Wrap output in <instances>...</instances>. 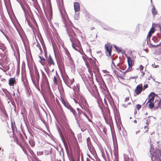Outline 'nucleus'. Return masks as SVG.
<instances>
[{
	"label": "nucleus",
	"mask_w": 161,
	"mask_h": 161,
	"mask_svg": "<svg viewBox=\"0 0 161 161\" xmlns=\"http://www.w3.org/2000/svg\"><path fill=\"white\" fill-rule=\"evenodd\" d=\"M67 32L69 36V39L72 42V47L75 50H78L76 47L79 48L80 46V43L77 38V36L74 31L70 27L68 28Z\"/></svg>",
	"instance_id": "nucleus-1"
},
{
	"label": "nucleus",
	"mask_w": 161,
	"mask_h": 161,
	"mask_svg": "<svg viewBox=\"0 0 161 161\" xmlns=\"http://www.w3.org/2000/svg\"><path fill=\"white\" fill-rule=\"evenodd\" d=\"M82 58L85 62V64L90 73L93 71H97L98 67L96 64V61L91 58H88L84 56H82Z\"/></svg>",
	"instance_id": "nucleus-2"
},
{
	"label": "nucleus",
	"mask_w": 161,
	"mask_h": 161,
	"mask_svg": "<svg viewBox=\"0 0 161 161\" xmlns=\"http://www.w3.org/2000/svg\"><path fill=\"white\" fill-rule=\"evenodd\" d=\"M45 96L47 100L50 103L55 102L54 96L52 92L50 90L47 91Z\"/></svg>",
	"instance_id": "nucleus-3"
},
{
	"label": "nucleus",
	"mask_w": 161,
	"mask_h": 161,
	"mask_svg": "<svg viewBox=\"0 0 161 161\" xmlns=\"http://www.w3.org/2000/svg\"><path fill=\"white\" fill-rule=\"evenodd\" d=\"M19 145L22 148L24 152L26 153L27 149L29 148V147L26 142L24 140H22V142L19 144Z\"/></svg>",
	"instance_id": "nucleus-4"
},
{
	"label": "nucleus",
	"mask_w": 161,
	"mask_h": 161,
	"mask_svg": "<svg viewBox=\"0 0 161 161\" xmlns=\"http://www.w3.org/2000/svg\"><path fill=\"white\" fill-rule=\"evenodd\" d=\"M127 58L128 68L125 72H129L131 71L132 70V67L134 65V61L130 57H127Z\"/></svg>",
	"instance_id": "nucleus-5"
},
{
	"label": "nucleus",
	"mask_w": 161,
	"mask_h": 161,
	"mask_svg": "<svg viewBox=\"0 0 161 161\" xmlns=\"http://www.w3.org/2000/svg\"><path fill=\"white\" fill-rule=\"evenodd\" d=\"M112 46L110 43H108L105 45V48L106 50L105 53L108 56H111Z\"/></svg>",
	"instance_id": "nucleus-6"
},
{
	"label": "nucleus",
	"mask_w": 161,
	"mask_h": 161,
	"mask_svg": "<svg viewBox=\"0 0 161 161\" xmlns=\"http://www.w3.org/2000/svg\"><path fill=\"white\" fill-rule=\"evenodd\" d=\"M63 79L64 82L68 85H71L74 81V79H69L67 75H64Z\"/></svg>",
	"instance_id": "nucleus-7"
},
{
	"label": "nucleus",
	"mask_w": 161,
	"mask_h": 161,
	"mask_svg": "<svg viewBox=\"0 0 161 161\" xmlns=\"http://www.w3.org/2000/svg\"><path fill=\"white\" fill-rule=\"evenodd\" d=\"M143 89V85L142 84H140L137 86L135 90L134 95L136 96L142 92Z\"/></svg>",
	"instance_id": "nucleus-8"
},
{
	"label": "nucleus",
	"mask_w": 161,
	"mask_h": 161,
	"mask_svg": "<svg viewBox=\"0 0 161 161\" xmlns=\"http://www.w3.org/2000/svg\"><path fill=\"white\" fill-rule=\"evenodd\" d=\"M17 80L15 77H10L8 80V84L10 87L13 88L14 85L17 84Z\"/></svg>",
	"instance_id": "nucleus-9"
},
{
	"label": "nucleus",
	"mask_w": 161,
	"mask_h": 161,
	"mask_svg": "<svg viewBox=\"0 0 161 161\" xmlns=\"http://www.w3.org/2000/svg\"><path fill=\"white\" fill-rule=\"evenodd\" d=\"M123 62H124L123 61L121 62L120 63H118L117 62V61H116L115 63H114L113 62H112V64L115 68H116L115 64H116V65L117 66H120L119 68V69H121L124 70L126 69V66L125 65H121L123 63Z\"/></svg>",
	"instance_id": "nucleus-10"
},
{
	"label": "nucleus",
	"mask_w": 161,
	"mask_h": 161,
	"mask_svg": "<svg viewBox=\"0 0 161 161\" xmlns=\"http://www.w3.org/2000/svg\"><path fill=\"white\" fill-rule=\"evenodd\" d=\"M92 95L97 99L98 103L99 104L102 102V99L100 97L99 94L97 90H96L95 91L93 92Z\"/></svg>",
	"instance_id": "nucleus-11"
},
{
	"label": "nucleus",
	"mask_w": 161,
	"mask_h": 161,
	"mask_svg": "<svg viewBox=\"0 0 161 161\" xmlns=\"http://www.w3.org/2000/svg\"><path fill=\"white\" fill-rule=\"evenodd\" d=\"M104 117L108 124H110L112 122V118L109 114H107L104 115Z\"/></svg>",
	"instance_id": "nucleus-12"
},
{
	"label": "nucleus",
	"mask_w": 161,
	"mask_h": 161,
	"mask_svg": "<svg viewBox=\"0 0 161 161\" xmlns=\"http://www.w3.org/2000/svg\"><path fill=\"white\" fill-rule=\"evenodd\" d=\"M155 104H154V110H157L158 108H161V99L155 100Z\"/></svg>",
	"instance_id": "nucleus-13"
},
{
	"label": "nucleus",
	"mask_w": 161,
	"mask_h": 161,
	"mask_svg": "<svg viewBox=\"0 0 161 161\" xmlns=\"http://www.w3.org/2000/svg\"><path fill=\"white\" fill-rule=\"evenodd\" d=\"M60 100L64 105L68 108L70 107V105L66 100H64L62 96L60 97Z\"/></svg>",
	"instance_id": "nucleus-14"
},
{
	"label": "nucleus",
	"mask_w": 161,
	"mask_h": 161,
	"mask_svg": "<svg viewBox=\"0 0 161 161\" xmlns=\"http://www.w3.org/2000/svg\"><path fill=\"white\" fill-rule=\"evenodd\" d=\"M47 64L46 65L48 66H50L52 65H54L55 63L53 59L51 56H49L48 57V58L47 60Z\"/></svg>",
	"instance_id": "nucleus-15"
},
{
	"label": "nucleus",
	"mask_w": 161,
	"mask_h": 161,
	"mask_svg": "<svg viewBox=\"0 0 161 161\" xmlns=\"http://www.w3.org/2000/svg\"><path fill=\"white\" fill-rule=\"evenodd\" d=\"M74 6L75 11V12H78L80 10V4L78 2H74Z\"/></svg>",
	"instance_id": "nucleus-16"
},
{
	"label": "nucleus",
	"mask_w": 161,
	"mask_h": 161,
	"mask_svg": "<svg viewBox=\"0 0 161 161\" xmlns=\"http://www.w3.org/2000/svg\"><path fill=\"white\" fill-rule=\"evenodd\" d=\"M155 154H156L155 157H156V160H157V161H160L161 160H160L159 157L161 156V151L159 149L157 150L156 153H155Z\"/></svg>",
	"instance_id": "nucleus-17"
},
{
	"label": "nucleus",
	"mask_w": 161,
	"mask_h": 161,
	"mask_svg": "<svg viewBox=\"0 0 161 161\" xmlns=\"http://www.w3.org/2000/svg\"><path fill=\"white\" fill-rule=\"evenodd\" d=\"M42 74V79L44 83L48 82V80L46 74L42 70H41Z\"/></svg>",
	"instance_id": "nucleus-18"
},
{
	"label": "nucleus",
	"mask_w": 161,
	"mask_h": 161,
	"mask_svg": "<svg viewBox=\"0 0 161 161\" xmlns=\"http://www.w3.org/2000/svg\"><path fill=\"white\" fill-rule=\"evenodd\" d=\"M147 105L149 108L150 109H152L154 108V101H148L147 103Z\"/></svg>",
	"instance_id": "nucleus-19"
},
{
	"label": "nucleus",
	"mask_w": 161,
	"mask_h": 161,
	"mask_svg": "<svg viewBox=\"0 0 161 161\" xmlns=\"http://www.w3.org/2000/svg\"><path fill=\"white\" fill-rule=\"evenodd\" d=\"M59 79V77L57 73L55 74L53 76V82L55 85H58V81Z\"/></svg>",
	"instance_id": "nucleus-20"
},
{
	"label": "nucleus",
	"mask_w": 161,
	"mask_h": 161,
	"mask_svg": "<svg viewBox=\"0 0 161 161\" xmlns=\"http://www.w3.org/2000/svg\"><path fill=\"white\" fill-rule=\"evenodd\" d=\"M39 58L40 59V60L39 62L43 66H45V65H47V63L45 62L46 60L43 57L39 56Z\"/></svg>",
	"instance_id": "nucleus-21"
},
{
	"label": "nucleus",
	"mask_w": 161,
	"mask_h": 161,
	"mask_svg": "<svg viewBox=\"0 0 161 161\" xmlns=\"http://www.w3.org/2000/svg\"><path fill=\"white\" fill-rule=\"evenodd\" d=\"M155 31V29H154V27H152L150 31H149L147 36V38L150 39V37L152 34H153Z\"/></svg>",
	"instance_id": "nucleus-22"
},
{
	"label": "nucleus",
	"mask_w": 161,
	"mask_h": 161,
	"mask_svg": "<svg viewBox=\"0 0 161 161\" xmlns=\"http://www.w3.org/2000/svg\"><path fill=\"white\" fill-rule=\"evenodd\" d=\"M11 127L13 132H14L15 130H17V128L16 126L15 122L14 121H12L11 122Z\"/></svg>",
	"instance_id": "nucleus-23"
},
{
	"label": "nucleus",
	"mask_w": 161,
	"mask_h": 161,
	"mask_svg": "<svg viewBox=\"0 0 161 161\" xmlns=\"http://www.w3.org/2000/svg\"><path fill=\"white\" fill-rule=\"evenodd\" d=\"M155 97V94L152 93L149 96L148 101H154Z\"/></svg>",
	"instance_id": "nucleus-24"
},
{
	"label": "nucleus",
	"mask_w": 161,
	"mask_h": 161,
	"mask_svg": "<svg viewBox=\"0 0 161 161\" xmlns=\"http://www.w3.org/2000/svg\"><path fill=\"white\" fill-rule=\"evenodd\" d=\"M35 76L36 79V81L37 82H38L39 80V73L37 69L35 70Z\"/></svg>",
	"instance_id": "nucleus-25"
},
{
	"label": "nucleus",
	"mask_w": 161,
	"mask_h": 161,
	"mask_svg": "<svg viewBox=\"0 0 161 161\" xmlns=\"http://www.w3.org/2000/svg\"><path fill=\"white\" fill-rule=\"evenodd\" d=\"M144 67L142 65H140L137 69H139L140 72L141 73V76H143L145 75V73L143 71Z\"/></svg>",
	"instance_id": "nucleus-26"
},
{
	"label": "nucleus",
	"mask_w": 161,
	"mask_h": 161,
	"mask_svg": "<svg viewBox=\"0 0 161 161\" xmlns=\"http://www.w3.org/2000/svg\"><path fill=\"white\" fill-rule=\"evenodd\" d=\"M80 101L81 103L84 106H86L87 104V101L84 98H82Z\"/></svg>",
	"instance_id": "nucleus-27"
},
{
	"label": "nucleus",
	"mask_w": 161,
	"mask_h": 161,
	"mask_svg": "<svg viewBox=\"0 0 161 161\" xmlns=\"http://www.w3.org/2000/svg\"><path fill=\"white\" fill-rule=\"evenodd\" d=\"M151 11L153 15H156L158 13V12L156 10V9L154 6L153 7V8L152 9Z\"/></svg>",
	"instance_id": "nucleus-28"
},
{
	"label": "nucleus",
	"mask_w": 161,
	"mask_h": 161,
	"mask_svg": "<svg viewBox=\"0 0 161 161\" xmlns=\"http://www.w3.org/2000/svg\"><path fill=\"white\" fill-rule=\"evenodd\" d=\"M74 90L75 91H77L78 92L80 91V85L79 84H76V85L74 86Z\"/></svg>",
	"instance_id": "nucleus-29"
},
{
	"label": "nucleus",
	"mask_w": 161,
	"mask_h": 161,
	"mask_svg": "<svg viewBox=\"0 0 161 161\" xmlns=\"http://www.w3.org/2000/svg\"><path fill=\"white\" fill-rule=\"evenodd\" d=\"M68 109L70 110V112H72L74 116H75L76 112L70 106V107H69Z\"/></svg>",
	"instance_id": "nucleus-30"
},
{
	"label": "nucleus",
	"mask_w": 161,
	"mask_h": 161,
	"mask_svg": "<svg viewBox=\"0 0 161 161\" xmlns=\"http://www.w3.org/2000/svg\"><path fill=\"white\" fill-rule=\"evenodd\" d=\"M47 18H49L50 20L52 18L53 14L52 10H50L49 11V12H48V14L47 15Z\"/></svg>",
	"instance_id": "nucleus-31"
},
{
	"label": "nucleus",
	"mask_w": 161,
	"mask_h": 161,
	"mask_svg": "<svg viewBox=\"0 0 161 161\" xmlns=\"http://www.w3.org/2000/svg\"><path fill=\"white\" fill-rule=\"evenodd\" d=\"M82 114L87 119L89 122L92 123V120L89 118V117L86 113L83 112L82 113Z\"/></svg>",
	"instance_id": "nucleus-32"
},
{
	"label": "nucleus",
	"mask_w": 161,
	"mask_h": 161,
	"mask_svg": "<svg viewBox=\"0 0 161 161\" xmlns=\"http://www.w3.org/2000/svg\"><path fill=\"white\" fill-rule=\"evenodd\" d=\"M29 143L30 144L32 147H33L35 145V142H34V141L32 140H30L29 141Z\"/></svg>",
	"instance_id": "nucleus-33"
},
{
	"label": "nucleus",
	"mask_w": 161,
	"mask_h": 161,
	"mask_svg": "<svg viewBox=\"0 0 161 161\" xmlns=\"http://www.w3.org/2000/svg\"><path fill=\"white\" fill-rule=\"evenodd\" d=\"M142 105L139 104H136L135 106V109L139 110L142 107Z\"/></svg>",
	"instance_id": "nucleus-34"
},
{
	"label": "nucleus",
	"mask_w": 161,
	"mask_h": 161,
	"mask_svg": "<svg viewBox=\"0 0 161 161\" xmlns=\"http://www.w3.org/2000/svg\"><path fill=\"white\" fill-rule=\"evenodd\" d=\"M77 111H78L79 115V116H80V115H81V114H82V113L83 112H82V111L79 109V108H77Z\"/></svg>",
	"instance_id": "nucleus-35"
},
{
	"label": "nucleus",
	"mask_w": 161,
	"mask_h": 161,
	"mask_svg": "<svg viewBox=\"0 0 161 161\" xmlns=\"http://www.w3.org/2000/svg\"><path fill=\"white\" fill-rule=\"evenodd\" d=\"M85 17L87 19H88L91 18L90 15L89 14L86 13L85 14Z\"/></svg>",
	"instance_id": "nucleus-36"
},
{
	"label": "nucleus",
	"mask_w": 161,
	"mask_h": 161,
	"mask_svg": "<svg viewBox=\"0 0 161 161\" xmlns=\"http://www.w3.org/2000/svg\"><path fill=\"white\" fill-rule=\"evenodd\" d=\"M147 125H145L144 126V128L145 129H146V131H145V132H147L148 131V129H149L148 128V124H147Z\"/></svg>",
	"instance_id": "nucleus-37"
},
{
	"label": "nucleus",
	"mask_w": 161,
	"mask_h": 161,
	"mask_svg": "<svg viewBox=\"0 0 161 161\" xmlns=\"http://www.w3.org/2000/svg\"><path fill=\"white\" fill-rule=\"evenodd\" d=\"M56 103H57V104H58V106L60 108H62L61 105L60 104L59 100H58V99L57 98L56 99Z\"/></svg>",
	"instance_id": "nucleus-38"
},
{
	"label": "nucleus",
	"mask_w": 161,
	"mask_h": 161,
	"mask_svg": "<svg viewBox=\"0 0 161 161\" xmlns=\"http://www.w3.org/2000/svg\"><path fill=\"white\" fill-rule=\"evenodd\" d=\"M36 46H37V47L39 48V49L41 51H42V48L41 47V45H40V44L38 42H37Z\"/></svg>",
	"instance_id": "nucleus-39"
},
{
	"label": "nucleus",
	"mask_w": 161,
	"mask_h": 161,
	"mask_svg": "<svg viewBox=\"0 0 161 161\" xmlns=\"http://www.w3.org/2000/svg\"><path fill=\"white\" fill-rule=\"evenodd\" d=\"M70 130H71L70 131V134L71 137H75L74 133L72 131H71V129Z\"/></svg>",
	"instance_id": "nucleus-40"
},
{
	"label": "nucleus",
	"mask_w": 161,
	"mask_h": 161,
	"mask_svg": "<svg viewBox=\"0 0 161 161\" xmlns=\"http://www.w3.org/2000/svg\"><path fill=\"white\" fill-rule=\"evenodd\" d=\"M79 13H78V14H77L75 15V18L77 20H78L79 18Z\"/></svg>",
	"instance_id": "nucleus-41"
},
{
	"label": "nucleus",
	"mask_w": 161,
	"mask_h": 161,
	"mask_svg": "<svg viewBox=\"0 0 161 161\" xmlns=\"http://www.w3.org/2000/svg\"><path fill=\"white\" fill-rule=\"evenodd\" d=\"M27 151H28L31 154H32L33 153V151L30 147L27 149Z\"/></svg>",
	"instance_id": "nucleus-42"
},
{
	"label": "nucleus",
	"mask_w": 161,
	"mask_h": 161,
	"mask_svg": "<svg viewBox=\"0 0 161 161\" xmlns=\"http://www.w3.org/2000/svg\"><path fill=\"white\" fill-rule=\"evenodd\" d=\"M68 58L69 60L70 61V63H72L73 62V61L71 56H70L69 57H68Z\"/></svg>",
	"instance_id": "nucleus-43"
},
{
	"label": "nucleus",
	"mask_w": 161,
	"mask_h": 161,
	"mask_svg": "<svg viewBox=\"0 0 161 161\" xmlns=\"http://www.w3.org/2000/svg\"><path fill=\"white\" fill-rule=\"evenodd\" d=\"M68 58L69 60L70 61V63H72L73 62V61L71 56H70L69 57H68Z\"/></svg>",
	"instance_id": "nucleus-44"
},
{
	"label": "nucleus",
	"mask_w": 161,
	"mask_h": 161,
	"mask_svg": "<svg viewBox=\"0 0 161 161\" xmlns=\"http://www.w3.org/2000/svg\"><path fill=\"white\" fill-rule=\"evenodd\" d=\"M66 54L67 55L68 57L70 56V54L68 50L66 51Z\"/></svg>",
	"instance_id": "nucleus-45"
},
{
	"label": "nucleus",
	"mask_w": 161,
	"mask_h": 161,
	"mask_svg": "<svg viewBox=\"0 0 161 161\" xmlns=\"http://www.w3.org/2000/svg\"><path fill=\"white\" fill-rule=\"evenodd\" d=\"M148 85L147 84H146L144 85L143 87V89L144 90H145L146 88H147L148 87Z\"/></svg>",
	"instance_id": "nucleus-46"
},
{
	"label": "nucleus",
	"mask_w": 161,
	"mask_h": 161,
	"mask_svg": "<svg viewBox=\"0 0 161 161\" xmlns=\"http://www.w3.org/2000/svg\"><path fill=\"white\" fill-rule=\"evenodd\" d=\"M129 99V97H126L125 100V103L127 102Z\"/></svg>",
	"instance_id": "nucleus-47"
},
{
	"label": "nucleus",
	"mask_w": 161,
	"mask_h": 161,
	"mask_svg": "<svg viewBox=\"0 0 161 161\" xmlns=\"http://www.w3.org/2000/svg\"><path fill=\"white\" fill-rule=\"evenodd\" d=\"M127 104L125 103L122 104V106L124 108H126L127 107Z\"/></svg>",
	"instance_id": "nucleus-48"
},
{
	"label": "nucleus",
	"mask_w": 161,
	"mask_h": 161,
	"mask_svg": "<svg viewBox=\"0 0 161 161\" xmlns=\"http://www.w3.org/2000/svg\"><path fill=\"white\" fill-rule=\"evenodd\" d=\"M3 51L5 50L6 49V47H2V48H1V47H0V48Z\"/></svg>",
	"instance_id": "nucleus-49"
},
{
	"label": "nucleus",
	"mask_w": 161,
	"mask_h": 161,
	"mask_svg": "<svg viewBox=\"0 0 161 161\" xmlns=\"http://www.w3.org/2000/svg\"><path fill=\"white\" fill-rule=\"evenodd\" d=\"M89 114L90 116L91 117V118H92V113L91 112H89Z\"/></svg>",
	"instance_id": "nucleus-50"
},
{
	"label": "nucleus",
	"mask_w": 161,
	"mask_h": 161,
	"mask_svg": "<svg viewBox=\"0 0 161 161\" xmlns=\"http://www.w3.org/2000/svg\"><path fill=\"white\" fill-rule=\"evenodd\" d=\"M125 103L127 104V105H129L131 104V103L130 102H126Z\"/></svg>",
	"instance_id": "nucleus-51"
},
{
	"label": "nucleus",
	"mask_w": 161,
	"mask_h": 161,
	"mask_svg": "<svg viewBox=\"0 0 161 161\" xmlns=\"http://www.w3.org/2000/svg\"><path fill=\"white\" fill-rule=\"evenodd\" d=\"M134 122L135 123H137V121L136 120H135L134 121Z\"/></svg>",
	"instance_id": "nucleus-52"
},
{
	"label": "nucleus",
	"mask_w": 161,
	"mask_h": 161,
	"mask_svg": "<svg viewBox=\"0 0 161 161\" xmlns=\"http://www.w3.org/2000/svg\"><path fill=\"white\" fill-rule=\"evenodd\" d=\"M72 161H75L74 159H72ZM78 161H79V160Z\"/></svg>",
	"instance_id": "nucleus-53"
},
{
	"label": "nucleus",
	"mask_w": 161,
	"mask_h": 161,
	"mask_svg": "<svg viewBox=\"0 0 161 161\" xmlns=\"http://www.w3.org/2000/svg\"><path fill=\"white\" fill-rule=\"evenodd\" d=\"M1 86V85L0 84V86Z\"/></svg>",
	"instance_id": "nucleus-54"
},
{
	"label": "nucleus",
	"mask_w": 161,
	"mask_h": 161,
	"mask_svg": "<svg viewBox=\"0 0 161 161\" xmlns=\"http://www.w3.org/2000/svg\"><path fill=\"white\" fill-rule=\"evenodd\" d=\"M63 161H65L64 160Z\"/></svg>",
	"instance_id": "nucleus-55"
},
{
	"label": "nucleus",
	"mask_w": 161,
	"mask_h": 161,
	"mask_svg": "<svg viewBox=\"0 0 161 161\" xmlns=\"http://www.w3.org/2000/svg\"><path fill=\"white\" fill-rule=\"evenodd\" d=\"M160 161H161V160H160Z\"/></svg>",
	"instance_id": "nucleus-56"
}]
</instances>
